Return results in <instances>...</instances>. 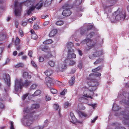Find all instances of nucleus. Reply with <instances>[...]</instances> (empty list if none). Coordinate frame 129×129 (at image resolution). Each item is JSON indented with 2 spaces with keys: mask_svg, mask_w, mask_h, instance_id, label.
Segmentation results:
<instances>
[{
  "mask_svg": "<svg viewBox=\"0 0 129 129\" xmlns=\"http://www.w3.org/2000/svg\"><path fill=\"white\" fill-rule=\"evenodd\" d=\"M28 93H26L24 94L22 97V99L24 100L28 95Z\"/></svg>",
  "mask_w": 129,
  "mask_h": 129,
  "instance_id": "49",
  "label": "nucleus"
},
{
  "mask_svg": "<svg viewBox=\"0 0 129 129\" xmlns=\"http://www.w3.org/2000/svg\"><path fill=\"white\" fill-rule=\"evenodd\" d=\"M48 16L47 15L43 14L41 16V17L42 19H45Z\"/></svg>",
  "mask_w": 129,
  "mask_h": 129,
  "instance_id": "52",
  "label": "nucleus"
},
{
  "mask_svg": "<svg viewBox=\"0 0 129 129\" xmlns=\"http://www.w3.org/2000/svg\"><path fill=\"white\" fill-rule=\"evenodd\" d=\"M103 61V58H99L96 59L93 63L94 64L96 65L100 63Z\"/></svg>",
  "mask_w": 129,
  "mask_h": 129,
  "instance_id": "25",
  "label": "nucleus"
},
{
  "mask_svg": "<svg viewBox=\"0 0 129 129\" xmlns=\"http://www.w3.org/2000/svg\"><path fill=\"white\" fill-rule=\"evenodd\" d=\"M37 87V86L36 84H33L30 86V89H34L36 88Z\"/></svg>",
  "mask_w": 129,
  "mask_h": 129,
  "instance_id": "42",
  "label": "nucleus"
},
{
  "mask_svg": "<svg viewBox=\"0 0 129 129\" xmlns=\"http://www.w3.org/2000/svg\"><path fill=\"white\" fill-rule=\"evenodd\" d=\"M27 56H23L22 57V60H25L27 58Z\"/></svg>",
  "mask_w": 129,
  "mask_h": 129,
  "instance_id": "63",
  "label": "nucleus"
},
{
  "mask_svg": "<svg viewBox=\"0 0 129 129\" xmlns=\"http://www.w3.org/2000/svg\"><path fill=\"white\" fill-rule=\"evenodd\" d=\"M71 105V103H69L68 102H66L64 103V106L65 108H67L68 107L70 106Z\"/></svg>",
  "mask_w": 129,
  "mask_h": 129,
  "instance_id": "38",
  "label": "nucleus"
},
{
  "mask_svg": "<svg viewBox=\"0 0 129 129\" xmlns=\"http://www.w3.org/2000/svg\"><path fill=\"white\" fill-rule=\"evenodd\" d=\"M103 52L102 50H98L94 52L93 54L90 55L89 57L90 59H93L97 57L103 55Z\"/></svg>",
  "mask_w": 129,
  "mask_h": 129,
  "instance_id": "8",
  "label": "nucleus"
},
{
  "mask_svg": "<svg viewBox=\"0 0 129 129\" xmlns=\"http://www.w3.org/2000/svg\"><path fill=\"white\" fill-rule=\"evenodd\" d=\"M23 112L24 113H29L26 115H24V118L27 119L26 122V125L28 126L30 125L31 124L33 123V114L35 113V111L30 113V110L28 108H24Z\"/></svg>",
  "mask_w": 129,
  "mask_h": 129,
  "instance_id": "5",
  "label": "nucleus"
},
{
  "mask_svg": "<svg viewBox=\"0 0 129 129\" xmlns=\"http://www.w3.org/2000/svg\"><path fill=\"white\" fill-rule=\"evenodd\" d=\"M14 12L15 15L16 16H20L21 11L19 9H15Z\"/></svg>",
  "mask_w": 129,
  "mask_h": 129,
  "instance_id": "23",
  "label": "nucleus"
},
{
  "mask_svg": "<svg viewBox=\"0 0 129 129\" xmlns=\"http://www.w3.org/2000/svg\"><path fill=\"white\" fill-rule=\"evenodd\" d=\"M24 66V64L22 62L16 64L15 66L16 68H22Z\"/></svg>",
  "mask_w": 129,
  "mask_h": 129,
  "instance_id": "32",
  "label": "nucleus"
},
{
  "mask_svg": "<svg viewBox=\"0 0 129 129\" xmlns=\"http://www.w3.org/2000/svg\"><path fill=\"white\" fill-rule=\"evenodd\" d=\"M22 82V79L16 78L15 79L14 88L15 91H17L19 89H21L24 86L26 88L28 87L32 82L27 79L25 80L24 83Z\"/></svg>",
  "mask_w": 129,
  "mask_h": 129,
  "instance_id": "3",
  "label": "nucleus"
},
{
  "mask_svg": "<svg viewBox=\"0 0 129 129\" xmlns=\"http://www.w3.org/2000/svg\"><path fill=\"white\" fill-rule=\"evenodd\" d=\"M43 128L39 126H37L32 127L30 129H43Z\"/></svg>",
  "mask_w": 129,
  "mask_h": 129,
  "instance_id": "39",
  "label": "nucleus"
},
{
  "mask_svg": "<svg viewBox=\"0 0 129 129\" xmlns=\"http://www.w3.org/2000/svg\"><path fill=\"white\" fill-rule=\"evenodd\" d=\"M35 9H29L26 11V14L28 15H30L33 12V11L35 10Z\"/></svg>",
  "mask_w": 129,
  "mask_h": 129,
  "instance_id": "31",
  "label": "nucleus"
},
{
  "mask_svg": "<svg viewBox=\"0 0 129 129\" xmlns=\"http://www.w3.org/2000/svg\"><path fill=\"white\" fill-rule=\"evenodd\" d=\"M57 33V30L56 29H54L52 30L49 34V36L50 37L54 36Z\"/></svg>",
  "mask_w": 129,
  "mask_h": 129,
  "instance_id": "22",
  "label": "nucleus"
},
{
  "mask_svg": "<svg viewBox=\"0 0 129 129\" xmlns=\"http://www.w3.org/2000/svg\"><path fill=\"white\" fill-rule=\"evenodd\" d=\"M98 118V117L96 116L95 118H94L93 119V120H92L91 121V122L92 123H94L95 120L97 119Z\"/></svg>",
  "mask_w": 129,
  "mask_h": 129,
  "instance_id": "61",
  "label": "nucleus"
},
{
  "mask_svg": "<svg viewBox=\"0 0 129 129\" xmlns=\"http://www.w3.org/2000/svg\"><path fill=\"white\" fill-rule=\"evenodd\" d=\"M79 114L80 116L84 117L85 118H88L90 116L91 113L87 114L84 112H80Z\"/></svg>",
  "mask_w": 129,
  "mask_h": 129,
  "instance_id": "17",
  "label": "nucleus"
},
{
  "mask_svg": "<svg viewBox=\"0 0 129 129\" xmlns=\"http://www.w3.org/2000/svg\"><path fill=\"white\" fill-rule=\"evenodd\" d=\"M10 129H14V127L13 122L12 121H10Z\"/></svg>",
  "mask_w": 129,
  "mask_h": 129,
  "instance_id": "46",
  "label": "nucleus"
},
{
  "mask_svg": "<svg viewBox=\"0 0 129 129\" xmlns=\"http://www.w3.org/2000/svg\"><path fill=\"white\" fill-rule=\"evenodd\" d=\"M5 81L6 82V83L7 85H8L9 87L10 86V78L9 75L8 74H6L5 75L4 77Z\"/></svg>",
  "mask_w": 129,
  "mask_h": 129,
  "instance_id": "13",
  "label": "nucleus"
},
{
  "mask_svg": "<svg viewBox=\"0 0 129 129\" xmlns=\"http://www.w3.org/2000/svg\"><path fill=\"white\" fill-rule=\"evenodd\" d=\"M115 2L116 1L115 0H111L110 2L112 4L111 5H113L115 4Z\"/></svg>",
  "mask_w": 129,
  "mask_h": 129,
  "instance_id": "54",
  "label": "nucleus"
},
{
  "mask_svg": "<svg viewBox=\"0 0 129 129\" xmlns=\"http://www.w3.org/2000/svg\"><path fill=\"white\" fill-rule=\"evenodd\" d=\"M76 62L75 61L73 60H71L69 63V65H73L75 64Z\"/></svg>",
  "mask_w": 129,
  "mask_h": 129,
  "instance_id": "44",
  "label": "nucleus"
},
{
  "mask_svg": "<svg viewBox=\"0 0 129 129\" xmlns=\"http://www.w3.org/2000/svg\"><path fill=\"white\" fill-rule=\"evenodd\" d=\"M70 115L71 119V120H70V121L73 123L75 124V123L77 122H78L80 123H82L81 122L78 121L75 117L73 113L72 112H70Z\"/></svg>",
  "mask_w": 129,
  "mask_h": 129,
  "instance_id": "10",
  "label": "nucleus"
},
{
  "mask_svg": "<svg viewBox=\"0 0 129 129\" xmlns=\"http://www.w3.org/2000/svg\"><path fill=\"white\" fill-rule=\"evenodd\" d=\"M54 107L56 110H58L59 108V106L57 104H54Z\"/></svg>",
  "mask_w": 129,
  "mask_h": 129,
  "instance_id": "45",
  "label": "nucleus"
},
{
  "mask_svg": "<svg viewBox=\"0 0 129 129\" xmlns=\"http://www.w3.org/2000/svg\"><path fill=\"white\" fill-rule=\"evenodd\" d=\"M70 1H69L66 3L63 6L62 8H73L74 7L70 3Z\"/></svg>",
  "mask_w": 129,
  "mask_h": 129,
  "instance_id": "14",
  "label": "nucleus"
},
{
  "mask_svg": "<svg viewBox=\"0 0 129 129\" xmlns=\"http://www.w3.org/2000/svg\"><path fill=\"white\" fill-rule=\"evenodd\" d=\"M31 63L34 68H35L36 69H38V68L37 64L35 63L33 60H31Z\"/></svg>",
  "mask_w": 129,
  "mask_h": 129,
  "instance_id": "37",
  "label": "nucleus"
},
{
  "mask_svg": "<svg viewBox=\"0 0 129 129\" xmlns=\"http://www.w3.org/2000/svg\"><path fill=\"white\" fill-rule=\"evenodd\" d=\"M77 49L79 55L81 56H82V51L80 50L79 48H77Z\"/></svg>",
  "mask_w": 129,
  "mask_h": 129,
  "instance_id": "51",
  "label": "nucleus"
},
{
  "mask_svg": "<svg viewBox=\"0 0 129 129\" xmlns=\"http://www.w3.org/2000/svg\"><path fill=\"white\" fill-rule=\"evenodd\" d=\"M23 77L24 78H28V79H30L31 77V76L30 75H29L28 73L26 72H24L23 73Z\"/></svg>",
  "mask_w": 129,
  "mask_h": 129,
  "instance_id": "19",
  "label": "nucleus"
},
{
  "mask_svg": "<svg viewBox=\"0 0 129 129\" xmlns=\"http://www.w3.org/2000/svg\"><path fill=\"white\" fill-rule=\"evenodd\" d=\"M45 80L47 85L48 87L51 88V93L54 94L56 93L57 92V90L51 87L53 85V81L52 79L49 77H46Z\"/></svg>",
  "mask_w": 129,
  "mask_h": 129,
  "instance_id": "7",
  "label": "nucleus"
},
{
  "mask_svg": "<svg viewBox=\"0 0 129 129\" xmlns=\"http://www.w3.org/2000/svg\"><path fill=\"white\" fill-rule=\"evenodd\" d=\"M40 107V105L38 104H35L32 105L31 107V109H38Z\"/></svg>",
  "mask_w": 129,
  "mask_h": 129,
  "instance_id": "26",
  "label": "nucleus"
},
{
  "mask_svg": "<svg viewBox=\"0 0 129 129\" xmlns=\"http://www.w3.org/2000/svg\"><path fill=\"white\" fill-rule=\"evenodd\" d=\"M78 67L80 69H81L82 68V65L81 63H79L78 65Z\"/></svg>",
  "mask_w": 129,
  "mask_h": 129,
  "instance_id": "58",
  "label": "nucleus"
},
{
  "mask_svg": "<svg viewBox=\"0 0 129 129\" xmlns=\"http://www.w3.org/2000/svg\"><path fill=\"white\" fill-rule=\"evenodd\" d=\"M52 1L51 0H46L45 2L46 3L48 4H49L51 3Z\"/></svg>",
  "mask_w": 129,
  "mask_h": 129,
  "instance_id": "56",
  "label": "nucleus"
},
{
  "mask_svg": "<svg viewBox=\"0 0 129 129\" xmlns=\"http://www.w3.org/2000/svg\"><path fill=\"white\" fill-rule=\"evenodd\" d=\"M69 84L71 86L74 83V82L72 81V80H70L69 81Z\"/></svg>",
  "mask_w": 129,
  "mask_h": 129,
  "instance_id": "60",
  "label": "nucleus"
},
{
  "mask_svg": "<svg viewBox=\"0 0 129 129\" xmlns=\"http://www.w3.org/2000/svg\"><path fill=\"white\" fill-rule=\"evenodd\" d=\"M73 44L71 42L68 43L67 45V47L68 49V52H74V50L72 48L74 47Z\"/></svg>",
  "mask_w": 129,
  "mask_h": 129,
  "instance_id": "12",
  "label": "nucleus"
},
{
  "mask_svg": "<svg viewBox=\"0 0 129 129\" xmlns=\"http://www.w3.org/2000/svg\"><path fill=\"white\" fill-rule=\"evenodd\" d=\"M66 65L65 63L61 64L60 66H59L58 67V69L60 72H63L64 70L66 69Z\"/></svg>",
  "mask_w": 129,
  "mask_h": 129,
  "instance_id": "16",
  "label": "nucleus"
},
{
  "mask_svg": "<svg viewBox=\"0 0 129 129\" xmlns=\"http://www.w3.org/2000/svg\"><path fill=\"white\" fill-rule=\"evenodd\" d=\"M49 23V21H46L44 23L43 25L44 26H46L48 25Z\"/></svg>",
  "mask_w": 129,
  "mask_h": 129,
  "instance_id": "59",
  "label": "nucleus"
},
{
  "mask_svg": "<svg viewBox=\"0 0 129 129\" xmlns=\"http://www.w3.org/2000/svg\"><path fill=\"white\" fill-rule=\"evenodd\" d=\"M48 48L47 47H44L43 48H41V50L42 51L46 52L47 51Z\"/></svg>",
  "mask_w": 129,
  "mask_h": 129,
  "instance_id": "55",
  "label": "nucleus"
},
{
  "mask_svg": "<svg viewBox=\"0 0 129 129\" xmlns=\"http://www.w3.org/2000/svg\"><path fill=\"white\" fill-rule=\"evenodd\" d=\"M46 99L47 101H49L51 100V98L48 96H46Z\"/></svg>",
  "mask_w": 129,
  "mask_h": 129,
  "instance_id": "62",
  "label": "nucleus"
},
{
  "mask_svg": "<svg viewBox=\"0 0 129 129\" xmlns=\"http://www.w3.org/2000/svg\"><path fill=\"white\" fill-rule=\"evenodd\" d=\"M78 108L80 110H85V107L84 106L83 104L81 103H79L78 105Z\"/></svg>",
  "mask_w": 129,
  "mask_h": 129,
  "instance_id": "24",
  "label": "nucleus"
},
{
  "mask_svg": "<svg viewBox=\"0 0 129 129\" xmlns=\"http://www.w3.org/2000/svg\"><path fill=\"white\" fill-rule=\"evenodd\" d=\"M90 81V82L86 81V82L89 86V87L88 89L84 91L83 92V96L92 99L93 97L92 96L94 94L93 91L96 90L97 86L99 85V84L96 80L91 79Z\"/></svg>",
  "mask_w": 129,
  "mask_h": 129,
  "instance_id": "2",
  "label": "nucleus"
},
{
  "mask_svg": "<svg viewBox=\"0 0 129 129\" xmlns=\"http://www.w3.org/2000/svg\"><path fill=\"white\" fill-rule=\"evenodd\" d=\"M93 26L92 25H89L87 26V29L84 30L83 31H80V34L81 35H83L85 34L86 31H87L91 29L92 28Z\"/></svg>",
  "mask_w": 129,
  "mask_h": 129,
  "instance_id": "15",
  "label": "nucleus"
},
{
  "mask_svg": "<svg viewBox=\"0 0 129 129\" xmlns=\"http://www.w3.org/2000/svg\"><path fill=\"white\" fill-rule=\"evenodd\" d=\"M128 100H123V102L129 106V96L128 97Z\"/></svg>",
  "mask_w": 129,
  "mask_h": 129,
  "instance_id": "43",
  "label": "nucleus"
},
{
  "mask_svg": "<svg viewBox=\"0 0 129 129\" xmlns=\"http://www.w3.org/2000/svg\"><path fill=\"white\" fill-rule=\"evenodd\" d=\"M67 92V89H64L61 92L60 94L61 95H64Z\"/></svg>",
  "mask_w": 129,
  "mask_h": 129,
  "instance_id": "40",
  "label": "nucleus"
},
{
  "mask_svg": "<svg viewBox=\"0 0 129 129\" xmlns=\"http://www.w3.org/2000/svg\"><path fill=\"white\" fill-rule=\"evenodd\" d=\"M95 35V33L94 32L91 33L89 35L87 36V37L88 38L85 39L82 41L81 43L83 44H84L85 42L86 43V44L89 48L88 49H86L88 51L90 49L94 47L95 43L93 42V41L91 40L90 38H92V37Z\"/></svg>",
  "mask_w": 129,
  "mask_h": 129,
  "instance_id": "6",
  "label": "nucleus"
},
{
  "mask_svg": "<svg viewBox=\"0 0 129 129\" xmlns=\"http://www.w3.org/2000/svg\"><path fill=\"white\" fill-rule=\"evenodd\" d=\"M52 42V41L51 39H49L46 40L43 42V43L44 44H51Z\"/></svg>",
  "mask_w": 129,
  "mask_h": 129,
  "instance_id": "29",
  "label": "nucleus"
},
{
  "mask_svg": "<svg viewBox=\"0 0 129 129\" xmlns=\"http://www.w3.org/2000/svg\"><path fill=\"white\" fill-rule=\"evenodd\" d=\"M104 11L106 14H108L112 11V9H104Z\"/></svg>",
  "mask_w": 129,
  "mask_h": 129,
  "instance_id": "34",
  "label": "nucleus"
},
{
  "mask_svg": "<svg viewBox=\"0 0 129 129\" xmlns=\"http://www.w3.org/2000/svg\"><path fill=\"white\" fill-rule=\"evenodd\" d=\"M41 91L40 90L38 89L33 94V96H37L39 94H40L41 93Z\"/></svg>",
  "mask_w": 129,
  "mask_h": 129,
  "instance_id": "30",
  "label": "nucleus"
},
{
  "mask_svg": "<svg viewBox=\"0 0 129 129\" xmlns=\"http://www.w3.org/2000/svg\"><path fill=\"white\" fill-rule=\"evenodd\" d=\"M101 74L99 72H94L93 73L90 74L89 75V78H87L86 79L87 81H88L90 82L91 81H90V79H92L93 80H96V81L98 82V84H99V82L97 81V80L96 79H92L91 78H93L94 77H99L101 76Z\"/></svg>",
  "mask_w": 129,
  "mask_h": 129,
  "instance_id": "9",
  "label": "nucleus"
},
{
  "mask_svg": "<svg viewBox=\"0 0 129 129\" xmlns=\"http://www.w3.org/2000/svg\"><path fill=\"white\" fill-rule=\"evenodd\" d=\"M20 40L18 37L16 38L15 41V44L16 45H18L20 43Z\"/></svg>",
  "mask_w": 129,
  "mask_h": 129,
  "instance_id": "36",
  "label": "nucleus"
},
{
  "mask_svg": "<svg viewBox=\"0 0 129 129\" xmlns=\"http://www.w3.org/2000/svg\"><path fill=\"white\" fill-rule=\"evenodd\" d=\"M27 24V22L23 21L22 22V25L23 26H25Z\"/></svg>",
  "mask_w": 129,
  "mask_h": 129,
  "instance_id": "57",
  "label": "nucleus"
},
{
  "mask_svg": "<svg viewBox=\"0 0 129 129\" xmlns=\"http://www.w3.org/2000/svg\"><path fill=\"white\" fill-rule=\"evenodd\" d=\"M38 59L40 62H42L44 60V58L42 56H39V57Z\"/></svg>",
  "mask_w": 129,
  "mask_h": 129,
  "instance_id": "47",
  "label": "nucleus"
},
{
  "mask_svg": "<svg viewBox=\"0 0 129 129\" xmlns=\"http://www.w3.org/2000/svg\"><path fill=\"white\" fill-rule=\"evenodd\" d=\"M38 37L37 35L35 34H32L31 35V38L32 39L36 40V39Z\"/></svg>",
  "mask_w": 129,
  "mask_h": 129,
  "instance_id": "41",
  "label": "nucleus"
},
{
  "mask_svg": "<svg viewBox=\"0 0 129 129\" xmlns=\"http://www.w3.org/2000/svg\"><path fill=\"white\" fill-rule=\"evenodd\" d=\"M34 2L35 0H27L24 2L19 3L17 1H15L14 4V8H21L24 5L27 7L29 6V8H41L43 7V4L42 1H40L35 6H34L33 5Z\"/></svg>",
  "mask_w": 129,
  "mask_h": 129,
  "instance_id": "1",
  "label": "nucleus"
},
{
  "mask_svg": "<svg viewBox=\"0 0 129 129\" xmlns=\"http://www.w3.org/2000/svg\"><path fill=\"white\" fill-rule=\"evenodd\" d=\"M5 105L0 102V108L4 109L5 107Z\"/></svg>",
  "mask_w": 129,
  "mask_h": 129,
  "instance_id": "48",
  "label": "nucleus"
},
{
  "mask_svg": "<svg viewBox=\"0 0 129 129\" xmlns=\"http://www.w3.org/2000/svg\"><path fill=\"white\" fill-rule=\"evenodd\" d=\"M120 9H118L112 14L111 19L112 21H114L115 20L119 21L121 20H125L126 17V12L125 10H121Z\"/></svg>",
  "mask_w": 129,
  "mask_h": 129,
  "instance_id": "4",
  "label": "nucleus"
},
{
  "mask_svg": "<svg viewBox=\"0 0 129 129\" xmlns=\"http://www.w3.org/2000/svg\"><path fill=\"white\" fill-rule=\"evenodd\" d=\"M53 72L52 70H47L45 72L46 75L47 76H49L53 74Z\"/></svg>",
  "mask_w": 129,
  "mask_h": 129,
  "instance_id": "28",
  "label": "nucleus"
},
{
  "mask_svg": "<svg viewBox=\"0 0 129 129\" xmlns=\"http://www.w3.org/2000/svg\"><path fill=\"white\" fill-rule=\"evenodd\" d=\"M63 21L62 20H59L56 21V24L57 25H61L63 24Z\"/></svg>",
  "mask_w": 129,
  "mask_h": 129,
  "instance_id": "35",
  "label": "nucleus"
},
{
  "mask_svg": "<svg viewBox=\"0 0 129 129\" xmlns=\"http://www.w3.org/2000/svg\"><path fill=\"white\" fill-rule=\"evenodd\" d=\"M82 2V0H75L73 2V6H78L81 4Z\"/></svg>",
  "mask_w": 129,
  "mask_h": 129,
  "instance_id": "21",
  "label": "nucleus"
},
{
  "mask_svg": "<svg viewBox=\"0 0 129 129\" xmlns=\"http://www.w3.org/2000/svg\"><path fill=\"white\" fill-rule=\"evenodd\" d=\"M48 63L49 65L51 67H53L54 66L55 64V62L52 60H49Z\"/></svg>",
  "mask_w": 129,
  "mask_h": 129,
  "instance_id": "33",
  "label": "nucleus"
},
{
  "mask_svg": "<svg viewBox=\"0 0 129 129\" xmlns=\"http://www.w3.org/2000/svg\"><path fill=\"white\" fill-rule=\"evenodd\" d=\"M64 9L63 11L62 15L65 16H70L72 12L69 9Z\"/></svg>",
  "mask_w": 129,
  "mask_h": 129,
  "instance_id": "11",
  "label": "nucleus"
},
{
  "mask_svg": "<svg viewBox=\"0 0 129 129\" xmlns=\"http://www.w3.org/2000/svg\"><path fill=\"white\" fill-rule=\"evenodd\" d=\"M19 32L20 34V36L21 37H23L24 36L23 32L22 30L19 29Z\"/></svg>",
  "mask_w": 129,
  "mask_h": 129,
  "instance_id": "53",
  "label": "nucleus"
},
{
  "mask_svg": "<svg viewBox=\"0 0 129 129\" xmlns=\"http://www.w3.org/2000/svg\"><path fill=\"white\" fill-rule=\"evenodd\" d=\"M28 54L30 57H31L32 56L33 52L32 51L28 53Z\"/></svg>",
  "mask_w": 129,
  "mask_h": 129,
  "instance_id": "64",
  "label": "nucleus"
},
{
  "mask_svg": "<svg viewBox=\"0 0 129 129\" xmlns=\"http://www.w3.org/2000/svg\"><path fill=\"white\" fill-rule=\"evenodd\" d=\"M34 29L36 30H37L39 29V27L38 25L36 23L34 25Z\"/></svg>",
  "mask_w": 129,
  "mask_h": 129,
  "instance_id": "50",
  "label": "nucleus"
},
{
  "mask_svg": "<svg viewBox=\"0 0 129 129\" xmlns=\"http://www.w3.org/2000/svg\"><path fill=\"white\" fill-rule=\"evenodd\" d=\"M73 52H68V57L69 58H75L76 57V54Z\"/></svg>",
  "mask_w": 129,
  "mask_h": 129,
  "instance_id": "18",
  "label": "nucleus"
},
{
  "mask_svg": "<svg viewBox=\"0 0 129 129\" xmlns=\"http://www.w3.org/2000/svg\"><path fill=\"white\" fill-rule=\"evenodd\" d=\"M112 110L114 111H118L121 109V108H119V106L117 104H114L112 107Z\"/></svg>",
  "mask_w": 129,
  "mask_h": 129,
  "instance_id": "20",
  "label": "nucleus"
},
{
  "mask_svg": "<svg viewBox=\"0 0 129 129\" xmlns=\"http://www.w3.org/2000/svg\"><path fill=\"white\" fill-rule=\"evenodd\" d=\"M103 66H99L96 68L93 69L92 70V72H96L97 71H98L101 70L102 69Z\"/></svg>",
  "mask_w": 129,
  "mask_h": 129,
  "instance_id": "27",
  "label": "nucleus"
}]
</instances>
